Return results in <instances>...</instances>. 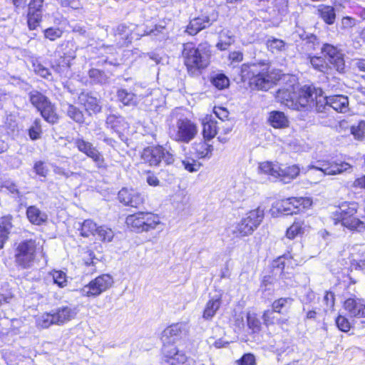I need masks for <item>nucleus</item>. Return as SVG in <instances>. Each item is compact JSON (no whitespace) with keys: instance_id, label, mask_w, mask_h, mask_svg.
Returning a JSON list of instances; mask_svg holds the SVG:
<instances>
[{"instance_id":"nucleus-1","label":"nucleus","mask_w":365,"mask_h":365,"mask_svg":"<svg viewBox=\"0 0 365 365\" xmlns=\"http://www.w3.org/2000/svg\"><path fill=\"white\" fill-rule=\"evenodd\" d=\"M351 168L352 166L349 163L341 160L317 161L315 165H310L305 170L304 168L301 170L297 165H292L284 168H280L278 178L284 183H289L295 179L300 172H307L311 169L319 170L323 175H335L350 171Z\"/></svg>"},{"instance_id":"nucleus-2","label":"nucleus","mask_w":365,"mask_h":365,"mask_svg":"<svg viewBox=\"0 0 365 365\" xmlns=\"http://www.w3.org/2000/svg\"><path fill=\"white\" fill-rule=\"evenodd\" d=\"M269 66L266 62L244 63L241 66L242 81H248L252 88L267 91L277 80L269 73Z\"/></svg>"},{"instance_id":"nucleus-3","label":"nucleus","mask_w":365,"mask_h":365,"mask_svg":"<svg viewBox=\"0 0 365 365\" xmlns=\"http://www.w3.org/2000/svg\"><path fill=\"white\" fill-rule=\"evenodd\" d=\"M182 56L189 71L193 72L205 68L209 64L210 46L207 43H204L196 47L194 43L188 42L183 44Z\"/></svg>"},{"instance_id":"nucleus-4","label":"nucleus","mask_w":365,"mask_h":365,"mask_svg":"<svg viewBox=\"0 0 365 365\" xmlns=\"http://www.w3.org/2000/svg\"><path fill=\"white\" fill-rule=\"evenodd\" d=\"M128 227L136 233L148 232L161 225L160 218L158 215L150 212H138L129 215L125 218Z\"/></svg>"},{"instance_id":"nucleus-5","label":"nucleus","mask_w":365,"mask_h":365,"mask_svg":"<svg viewBox=\"0 0 365 365\" xmlns=\"http://www.w3.org/2000/svg\"><path fill=\"white\" fill-rule=\"evenodd\" d=\"M358 205L354 202H344L334 214V220L351 230H361L364 224L356 216Z\"/></svg>"},{"instance_id":"nucleus-6","label":"nucleus","mask_w":365,"mask_h":365,"mask_svg":"<svg viewBox=\"0 0 365 365\" xmlns=\"http://www.w3.org/2000/svg\"><path fill=\"white\" fill-rule=\"evenodd\" d=\"M29 99L45 120L53 124L57 122L58 118L55 106L46 96L37 91H32L29 93Z\"/></svg>"},{"instance_id":"nucleus-7","label":"nucleus","mask_w":365,"mask_h":365,"mask_svg":"<svg viewBox=\"0 0 365 365\" xmlns=\"http://www.w3.org/2000/svg\"><path fill=\"white\" fill-rule=\"evenodd\" d=\"M141 158L150 166H159L162 162L165 165H171L175 161L174 154L161 145L145 148Z\"/></svg>"},{"instance_id":"nucleus-8","label":"nucleus","mask_w":365,"mask_h":365,"mask_svg":"<svg viewBox=\"0 0 365 365\" xmlns=\"http://www.w3.org/2000/svg\"><path fill=\"white\" fill-rule=\"evenodd\" d=\"M197 133L196 125L187 118H180L176 124L170 128V134L173 140L188 143Z\"/></svg>"},{"instance_id":"nucleus-9","label":"nucleus","mask_w":365,"mask_h":365,"mask_svg":"<svg viewBox=\"0 0 365 365\" xmlns=\"http://www.w3.org/2000/svg\"><path fill=\"white\" fill-rule=\"evenodd\" d=\"M218 18V12L212 9H203L201 13L190 20L185 32L195 36L200 31L210 26Z\"/></svg>"},{"instance_id":"nucleus-10","label":"nucleus","mask_w":365,"mask_h":365,"mask_svg":"<svg viewBox=\"0 0 365 365\" xmlns=\"http://www.w3.org/2000/svg\"><path fill=\"white\" fill-rule=\"evenodd\" d=\"M113 284V277L108 274H103L91 280L78 292L83 297H96L111 287Z\"/></svg>"},{"instance_id":"nucleus-11","label":"nucleus","mask_w":365,"mask_h":365,"mask_svg":"<svg viewBox=\"0 0 365 365\" xmlns=\"http://www.w3.org/2000/svg\"><path fill=\"white\" fill-rule=\"evenodd\" d=\"M287 78H289L287 80L289 83L277 91L275 98L282 104L294 110V108H297L295 98L297 97L298 83L294 76H284V80Z\"/></svg>"},{"instance_id":"nucleus-12","label":"nucleus","mask_w":365,"mask_h":365,"mask_svg":"<svg viewBox=\"0 0 365 365\" xmlns=\"http://www.w3.org/2000/svg\"><path fill=\"white\" fill-rule=\"evenodd\" d=\"M36 254V243L33 240L21 242L16 248L15 261L19 267L24 269L32 266Z\"/></svg>"},{"instance_id":"nucleus-13","label":"nucleus","mask_w":365,"mask_h":365,"mask_svg":"<svg viewBox=\"0 0 365 365\" xmlns=\"http://www.w3.org/2000/svg\"><path fill=\"white\" fill-rule=\"evenodd\" d=\"M186 327L184 323H175L166 327L161 334L163 347H176L175 344L187 332Z\"/></svg>"},{"instance_id":"nucleus-14","label":"nucleus","mask_w":365,"mask_h":365,"mask_svg":"<svg viewBox=\"0 0 365 365\" xmlns=\"http://www.w3.org/2000/svg\"><path fill=\"white\" fill-rule=\"evenodd\" d=\"M67 47H70L71 50L67 53H64L63 56H61L53 64V69L61 76L68 78L71 75L70 71L71 61L76 58V49H73L74 45L71 42H67Z\"/></svg>"},{"instance_id":"nucleus-15","label":"nucleus","mask_w":365,"mask_h":365,"mask_svg":"<svg viewBox=\"0 0 365 365\" xmlns=\"http://www.w3.org/2000/svg\"><path fill=\"white\" fill-rule=\"evenodd\" d=\"M322 52L338 72H344L345 61L344 54L336 47L326 43L322 48Z\"/></svg>"},{"instance_id":"nucleus-16","label":"nucleus","mask_w":365,"mask_h":365,"mask_svg":"<svg viewBox=\"0 0 365 365\" xmlns=\"http://www.w3.org/2000/svg\"><path fill=\"white\" fill-rule=\"evenodd\" d=\"M315 89L310 86H304L301 88L297 90V97L295 98V103L297 108L294 110H299L302 108H305L313 103L314 100L317 96Z\"/></svg>"},{"instance_id":"nucleus-17","label":"nucleus","mask_w":365,"mask_h":365,"mask_svg":"<svg viewBox=\"0 0 365 365\" xmlns=\"http://www.w3.org/2000/svg\"><path fill=\"white\" fill-rule=\"evenodd\" d=\"M254 231L253 227L242 217L239 222L232 224L226 229V235L231 240H235L251 235Z\"/></svg>"},{"instance_id":"nucleus-18","label":"nucleus","mask_w":365,"mask_h":365,"mask_svg":"<svg viewBox=\"0 0 365 365\" xmlns=\"http://www.w3.org/2000/svg\"><path fill=\"white\" fill-rule=\"evenodd\" d=\"M106 124V127L115 133L120 140H125L124 132L128 130L129 124L125 121L123 116L120 115L110 114L108 115Z\"/></svg>"},{"instance_id":"nucleus-19","label":"nucleus","mask_w":365,"mask_h":365,"mask_svg":"<svg viewBox=\"0 0 365 365\" xmlns=\"http://www.w3.org/2000/svg\"><path fill=\"white\" fill-rule=\"evenodd\" d=\"M43 2L44 0H31L29 4L27 21L30 30L35 29L41 21Z\"/></svg>"},{"instance_id":"nucleus-20","label":"nucleus","mask_w":365,"mask_h":365,"mask_svg":"<svg viewBox=\"0 0 365 365\" xmlns=\"http://www.w3.org/2000/svg\"><path fill=\"white\" fill-rule=\"evenodd\" d=\"M162 354L164 361L169 365H188L187 356L177 347H163Z\"/></svg>"},{"instance_id":"nucleus-21","label":"nucleus","mask_w":365,"mask_h":365,"mask_svg":"<svg viewBox=\"0 0 365 365\" xmlns=\"http://www.w3.org/2000/svg\"><path fill=\"white\" fill-rule=\"evenodd\" d=\"M118 199L125 205L133 207H138L144 202V197L140 192L128 188H123L119 191Z\"/></svg>"},{"instance_id":"nucleus-22","label":"nucleus","mask_w":365,"mask_h":365,"mask_svg":"<svg viewBox=\"0 0 365 365\" xmlns=\"http://www.w3.org/2000/svg\"><path fill=\"white\" fill-rule=\"evenodd\" d=\"M344 307L351 317L365 318V301L356 297L345 300Z\"/></svg>"},{"instance_id":"nucleus-23","label":"nucleus","mask_w":365,"mask_h":365,"mask_svg":"<svg viewBox=\"0 0 365 365\" xmlns=\"http://www.w3.org/2000/svg\"><path fill=\"white\" fill-rule=\"evenodd\" d=\"M327 103L330 108L338 113H345L349 110V99L344 95H333L327 97Z\"/></svg>"},{"instance_id":"nucleus-24","label":"nucleus","mask_w":365,"mask_h":365,"mask_svg":"<svg viewBox=\"0 0 365 365\" xmlns=\"http://www.w3.org/2000/svg\"><path fill=\"white\" fill-rule=\"evenodd\" d=\"M56 324L61 325L73 319L76 314V308L71 306L58 307L53 312Z\"/></svg>"},{"instance_id":"nucleus-25","label":"nucleus","mask_w":365,"mask_h":365,"mask_svg":"<svg viewBox=\"0 0 365 365\" xmlns=\"http://www.w3.org/2000/svg\"><path fill=\"white\" fill-rule=\"evenodd\" d=\"M132 29L125 24L118 25L114 29L115 42L118 47L128 45L132 41Z\"/></svg>"},{"instance_id":"nucleus-26","label":"nucleus","mask_w":365,"mask_h":365,"mask_svg":"<svg viewBox=\"0 0 365 365\" xmlns=\"http://www.w3.org/2000/svg\"><path fill=\"white\" fill-rule=\"evenodd\" d=\"M268 122L274 128H285L289 126V121L285 114L279 110H273L269 113Z\"/></svg>"},{"instance_id":"nucleus-27","label":"nucleus","mask_w":365,"mask_h":365,"mask_svg":"<svg viewBox=\"0 0 365 365\" xmlns=\"http://www.w3.org/2000/svg\"><path fill=\"white\" fill-rule=\"evenodd\" d=\"M217 124V122L215 120L212 116L207 115L203 118L202 134L204 138L211 140L217 135V129L220 128Z\"/></svg>"},{"instance_id":"nucleus-28","label":"nucleus","mask_w":365,"mask_h":365,"mask_svg":"<svg viewBox=\"0 0 365 365\" xmlns=\"http://www.w3.org/2000/svg\"><path fill=\"white\" fill-rule=\"evenodd\" d=\"M26 216L30 222L36 225H42L48 219L46 213L40 210L36 206H29L26 210Z\"/></svg>"},{"instance_id":"nucleus-29","label":"nucleus","mask_w":365,"mask_h":365,"mask_svg":"<svg viewBox=\"0 0 365 365\" xmlns=\"http://www.w3.org/2000/svg\"><path fill=\"white\" fill-rule=\"evenodd\" d=\"M264 217V209L261 208L260 207H258L257 208L248 212L245 215L244 218L252 227H253V229L255 230L262 223Z\"/></svg>"},{"instance_id":"nucleus-30","label":"nucleus","mask_w":365,"mask_h":365,"mask_svg":"<svg viewBox=\"0 0 365 365\" xmlns=\"http://www.w3.org/2000/svg\"><path fill=\"white\" fill-rule=\"evenodd\" d=\"M221 305V296L217 294L211 298L206 304L205 308L203 312V318L205 319H211Z\"/></svg>"},{"instance_id":"nucleus-31","label":"nucleus","mask_w":365,"mask_h":365,"mask_svg":"<svg viewBox=\"0 0 365 365\" xmlns=\"http://www.w3.org/2000/svg\"><path fill=\"white\" fill-rule=\"evenodd\" d=\"M81 101L84 104L87 110L92 111L93 113H99L101 110V106L99 104V101L96 97L93 96L90 93H82L80 96Z\"/></svg>"},{"instance_id":"nucleus-32","label":"nucleus","mask_w":365,"mask_h":365,"mask_svg":"<svg viewBox=\"0 0 365 365\" xmlns=\"http://www.w3.org/2000/svg\"><path fill=\"white\" fill-rule=\"evenodd\" d=\"M312 203V200L309 197H290L284 200L285 206L292 204L294 210H298V212L309 207Z\"/></svg>"},{"instance_id":"nucleus-33","label":"nucleus","mask_w":365,"mask_h":365,"mask_svg":"<svg viewBox=\"0 0 365 365\" xmlns=\"http://www.w3.org/2000/svg\"><path fill=\"white\" fill-rule=\"evenodd\" d=\"M317 13L326 24L331 25L334 23L336 14L333 6L319 5L317 9Z\"/></svg>"},{"instance_id":"nucleus-34","label":"nucleus","mask_w":365,"mask_h":365,"mask_svg":"<svg viewBox=\"0 0 365 365\" xmlns=\"http://www.w3.org/2000/svg\"><path fill=\"white\" fill-rule=\"evenodd\" d=\"M267 49L274 54H279L286 51L287 44L282 39L269 37L266 42Z\"/></svg>"},{"instance_id":"nucleus-35","label":"nucleus","mask_w":365,"mask_h":365,"mask_svg":"<svg viewBox=\"0 0 365 365\" xmlns=\"http://www.w3.org/2000/svg\"><path fill=\"white\" fill-rule=\"evenodd\" d=\"M12 217L6 216L1 218L0 222V249L3 248L5 242L8 239L9 234L12 227Z\"/></svg>"},{"instance_id":"nucleus-36","label":"nucleus","mask_w":365,"mask_h":365,"mask_svg":"<svg viewBox=\"0 0 365 365\" xmlns=\"http://www.w3.org/2000/svg\"><path fill=\"white\" fill-rule=\"evenodd\" d=\"M294 299L292 297H281L274 300L272 304V309L277 314L287 312L292 305Z\"/></svg>"},{"instance_id":"nucleus-37","label":"nucleus","mask_w":365,"mask_h":365,"mask_svg":"<svg viewBox=\"0 0 365 365\" xmlns=\"http://www.w3.org/2000/svg\"><path fill=\"white\" fill-rule=\"evenodd\" d=\"M97 224L92 220H85L81 224L80 234L84 237L90 236H96V231L98 230Z\"/></svg>"},{"instance_id":"nucleus-38","label":"nucleus","mask_w":365,"mask_h":365,"mask_svg":"<svg viewBox=\"0 0 365 365\" xmlns=\"http://www.w3.org/2000/svg\"><path fill=\"white\" fill-rule=\"evenodd\" d=\"M305 225L303 221H295L286 232V237L289 240L294 239L297 236L300 235L304 232Z\"/></svg>"},{"instance_id":"nucleus-39","label":"nucleus","mask_w":365,"mask_h":365,"mask_svg":"<svg viewBox=\"0 0 365 365\" xmlns=\"http://www.w3.org/2000/svg\"><path fill=\"white\" fill-rule=\"evenodd\" d=\"M67 115L78 123H82L84 121L83 114L79 108L70 103L63 106Z\"/></svg>"},{"instance_id":"nucleus-40","label":"nucleus","mask_w":365,"mask_h":365,"mask_svg":"<svg viewBox=\"0 0 365 365\" xmlns=\"http://www.w3.org/2000/svg\"><path fill=\"white\" fill-rule=\"evenodd\" d=\"M117 97L124 106H135L137 104L136 96L134 93L125 89H120L117 92Z\"/></svg>"},{"instance_id":"nucleus-41","label":"nucleus","mask_w":365,"mask_h":365,"mask_svg":"<svg viewBox=\"0 0 365 365\" xmlns=\"http://www.w3.org/2000/svg\"><path fill=\"white\" fill-rule=\"evenodd\" d=\"M74 145L78 150L86 155L88 157L91 155V153L96 148L93 145L81 138H76L73 139Z\"/></svg>"},{"instance_id":"nucleus-42","label":"nucleus","mask_w":365,"mask_h":365,"mask_svg":"<svg viewBox=\"0 0 365 365\" xmlns=\"http://www.w3.org/2000/svg\"><path fill=\"white\" fill-rule=\"evenodd\" d=\"M259 169L262 173L270 175L274 178H278L280 171V167L277 164L268 161L261 163L259 165Z\"/></svg>"},{"instance_id":"nucleus-43","label":"nucleus","mask_w":365,"mask_h":365,"mask_svg":"<svg viewBox=\"0 0 365 365\" xmlns=\"http://www.w3.org/2000/svg\"><path fill=\"white\" fill-rule=\"evenodd\" d=\"M212 150V145L205 142H200L195 145V152L198 158H210Z\"/></svg>"},{"instance_id":"nucleus-44","label":"nucleus","mask_w":365,"mask_h":365,"mask_svg":"<svg viewBox=\"0 0 365 365\" xmlns=\"http://www.w3.org/2000/svg\"><path fill=\"white\" fill-rule=\"evenodd\" d=\"M49 275L51 276L53 284L58 287L63 288L67 286V275L64 272L53 269L49 273Z\"/></svg>"},{"instance_id":"nucleus-45","label":"nucleus","mask_w":365,"mask_h":365,"mask_svg":"<svg viewBox=\"0 0 365 365\" xmlns=\"http://www.w3.org/2000/svg\"><path fill=\"white\" fill-rule=\"evenodd\" d=\"M53 313H43L38 317L36 322L38 327L46 329L52 324H56Z\"/></svg>"},{"instance_id":"nucleus-46","label":"nucleus","mask_w":365,"mask_h":365,"mask_svg":"<svg viewBox=\"0 0 365 365\" xmlns=\"http://www.w3.org/2000/svg\"><path fill=\"white\" fill-rule=\"evenodd\" d=\"M96 236L99 240L104 242H109L112 241L114 237V232L110 228L105 225H101L98 227Z\"/></svg>"},{"instance_id":"nucleus-47","label":"nucleus","mask_w":365,"mask_h":365,"mask_svg":"<svg viewBox=\"0 0 365 365\" xmlns=\"http://www.w3.org/2000/svg\"><path fill=\"white\" fill-rule=\"evenodd\" d=\"M247 324L253 333L259 332L261 329V322L255 313H247Z\"/></svg>"},{"instance_id":"nucleus-48","label":"nucleus","mask_w":365,"mask_h":365,"mask_svg":"<svg viewBox=\"0 0 365 365\" xmlns=\"http://www.w3.org/2000/svg\"><path fill=\"white\" fill-rule=\"evenodd\" d=\"M182 164L184 168L190 173L197 172L202 166V164L199 161L188 156H186L182 160Z\"/></svg>"},{"instance_id":"nucleus-49","label":"nucleus","mask_w":365,"mask_h":365,"mask_svg":"<svg viewBox=\"0 0 365 365\" xmlns=\"http://www.w3.org/2000/svg\"><path fill=\"white\" fill-rule=\"evenodd\" d=\"M88 76L97 83L105 84L108 82V76L104 72L96 68L91 69L88 72Z\"/></svg>"},{"instance_id":"nucleus-50","label":"nucleus","mask_w":365,"mask_h":365,"mask_svg":"<svg viewBox=\"0 0 365 365\" xmlns=\"http://www.w3.org/2000/svg\"><path fill=\"white\" fill-rule=\"evenodd\" d=\"M276 314L277 313L273 309H267L264 312L262 319L267 327H269L270 326L277 324L278 317Z\"/></svg>"},{"instance_id":"nucleus-51","label":"nucleus","mask_w":365,"mask_h":365,"mask_svg":"<svg viewBox=\"0 0 365 365\" xmlns=\"http://www.w3.org/2000/svg\"><path fill=\"white\" fill-rule=\"evenodd\" d=\"M88 158L93 160L98 168L106 169L107 168V165L103 155L97 148H95V150L91 153Z\"/></svg>"},{"instance_id":"nucleus-52","label":"nucleus","mask_w":365,"mask_h":365,"mask_svg":"<svg viewBox=\"0 0 365 365\" xmlns=\"http://www.w3.org/2000/svg\"><path fill=\"white\" fill-rule=\"evenodd\" d=\"M212 83L217 88L222 90L229 86L230 81L225 74L219 73L212 78Z\"/></svg>"},{"instance_id":"nucleus-53","label":"nucleus","mask_w":365,"mask_h":365,"mask_svg":"<svg viewBox=\"0 0 365 365\" xmlns=\"http://www.w3.org/2000/svg\"><path fill=\"white\" fill-rule=\"evenodd\" d=\"M41 134V120L36 119L33 125L29 130V135L31 140L40 138Z\"/></svg>"},{"instance_id":"nucleus-54","label":"nucleus","mask_w":365,"mask_h":365,"mask_svg":"<svg viewBox=\"0 0 365 365\" xmlns=\"http://www.w3.org/2000/svg\"><path fill=\"white\" fill-rule=\"evenodd\" d=\"M207 344L210 349H221L227 347L230 342L228 341L224 340L222 338L215 339L214 336H210L207 339Z\"/></svg>"},{"instance_id":"nucleus-55","label":"nucleus","mask_w":365,"mask_h":365,"mask_svg":"<svg viewBox=\"0 0 365 365\" xmlns=\"http://www.w3.org/2000/svg\"><path fill=\"white\" fill-rule=\"evenodd\" d=\"M351 133L356 139H362L365 135V122L360 121L356 125H352Z\"/></svg>"},{"instance_id":"nucleus-56","label":"nucleus","mask_w":365,"mask_h":365,"mask_svg":"<svg viewBox=\"0 0 365 365\" xmlns=\"http://www.w3.org/2000/svg\"><path fill=\"white\" fill-rule=\"evenodd\" d=\"M45 38L50 41H55L60 38L63 34V31L58 28L50 27L44 30Z\"/></svg>"},{"instance_id":"nucleus-57","label":"nucleus","mask_w":365,"mask_h":365,"mask_svg":"<svg viewBox=\"0 0 365 365\" xmlns=\"http://www.w3.org/2000/svg\"><path fill=\"white\" fill-rule=\"evenodd\" d=\"M336 324L338 327V329L343 331V332H347L351 329V324L347 318H346L344 316L339 315L336 320Z\"/></svg>"},{"instance_id":"nucleus-58","label":"nucleus","mask_w":365,"mask_h":365,"mask_svg":"<svg viewBox=\"0 0 365 365\" xmlns=\"http://www.w3.org/2000/svg\"><path fill=\"white\" fill-rule=\"evenodd\" d=\"M327 97L317 96L316 97V109L319 113L327 112L329 110L330 106L327 103Z\"/></svg>"},{"instance_id":"nucleus-59","label":"nucleus","mask_w":365,"mask_h":365,"mask_svg":"<svg viewBox=\"0 0 365 365\" xmlns=\"http://www.w3.org/2000/svg\"><path fill=\"white\" fill-rule=\"evenodd\" d=\"M310 63L315 69L319 71L324 72L325 69L327 68L325 61L322 57H312L310 59Z\"/></svg>"},{"instance_id":"nucleus-60","label":"nucleus","mask_w":365,"mask_h":365,"mask_svg":"<svg viewBox=\"0 0 365 365\" xmlns=\"http://www.w3.org/2000/svg\"><path fill=\"white\" fill-rule=\"evenodd\" d=\"M277 210L282 214L287 215L298 213V210H294L292 204L285 206L284 200H282V202L278 204Z\"/></svg>"},{"instance_id":"nucleus-61","label":"nucleus","mask_w":365,"mask_h":365,"mask_svg":"<svg viewBox=\"0 0 365 365\" xmlns=\"http://www.w3.org/2000/svg\"><path fill=\"white\" fill-rule=\"evenodd\" d=\"M34 169L37 175L42 177H46L48 173V168L42 161L36 162L34 164Z\"/></svg>"},{"instance_id":"nucleus-62","label":"nucleus","mask_w":365,"mask_h":365,"mask_svg":"<svg viewBox=\"0 0 365 365\" xmlns=\"http://www.w3.org/2000/svg\"><path fill=\"white\" fill-rule=\"evenodd\" d=\"M238 365H255V357L252 354H244L237 361Z\"/></svg>"},{"instance_id":"nucleus-63","label":"nucleus","mask_w":365,"mask_h":365,"mask_svg":"<svg viewBox=\"0 0 365 365\" xmlns=\"http://www.w3.org/2000/svg\"><path fill=\"white\" fill-rule=\"evenodd\" d=\"M225 34H222L220 36V41L217 43V47L221 51H225L234 43V38L231 36H227V43L224 42Z\"/></svg>"},{"instance_id":"nucleus-64","label":"nucleus","mask_w":365,"mask_h":365,"mask_svg":"<svg viewBox=\"0 0 365 365\" xmlns=\"http://www.w3.org/2000/svg\"><path fill=\"white\" fill-rule=\"evenodd\" d=\"M213 111L215 115L222 122L225 121V120H227V118L229 116V112L226 108L222 107H215Z\"/></svg>"}]
</instances>
